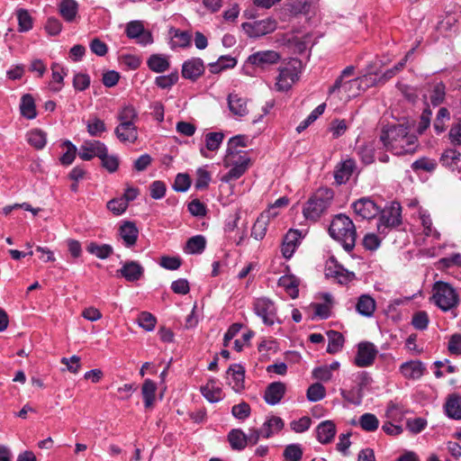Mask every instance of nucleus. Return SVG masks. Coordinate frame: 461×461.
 <instances>
[{
	"label": "nucleus",
	"instance_id": "1",
	"mask_svg": "<svg viewBox=\"0 0 461 461\" xmlns=\"http://www.w3.org/2000/svg\"><path fill=\"white\" fill-rule=\"evenodd\" d=\"M411 125L406 123L386 125L382 128L380 141L384 147L396 155L414 153L418 138L410 133Z\"/></svg>",
	"mask_w": 461,
	"mask_h": 461
},
{
	"label": "nucleus",
	"instance_id": "2",
	"mask_svg": "<svg viewBox=\"0 0 461 461\" xmlns=\"http://www.w3.org/2000/svg\"><path fill=\"white\" fill-rule=\"evenodd\" d=\"M330 236L340 242L347 252H351L356 245L357 230L352 220L344 213L337 214L329 227Z\"/></svg>",
	"mask_w": 461,
	"mask_h": 461
},
{
	"label": "nucleus",
	"instance_id": "3",
	"mask_svg": "<svg viewBox=\"0 0 461 461\" xmlns=\"http://www.w3.org/2000/svg\"><path fill=\"white\" fill-rule=\"evenodd\" d=\"M334 191L329 187H320L307 201L303 207V215L307 220L316 221L330 206Z\"/></svg>",
	"mask_w": 461,
	"mask_h": 461
},
{
	"label": "nucleus",
	"instance_id": "4",
	"mask_svg": "<svg viewBox=\"0 0 461 461\" xmlns=\"http://www.w3.org/2000/svg\"><path fill=\"white\" fill-rule=\"evenodd\" d=\"M433 300L435 304L443 312H447L457 306L459 296L448 283L438 281L433 285Z\"/></svg>",
	"mask_w": 461,
	"mask_h": 461
},
{
	"label": "nucleus",
	"instance_id": "5",
	"mask_svg": "<svg viewBox=\"0 0 461 461\" xmlns=\"http://www.w3.org/2000/svg\"><path fill=\"white\" fill-rule=\"evenodd\" d=\"M253 310L266 325H274L276 320V308L273 301L267 297L258 298L253 303Z\"/></svg>",
	"mask_w": 461,
	"mask_h": 461
},
{
	"label": "nucleus",
	"instance_id": "6",
	"mask_svg": "<svg viewBox=\"0 0 461 461\" xmlns=\"http://www.w3.org/2000/svg\"><path fill=\"white\" fill-rule=\"evenodd\" d=\"M378 354L376 347L369 341H362L357 345L354 364L358 367H366L374 364Z\"/></svg>",
	"mask_w": 461,
	"mask_h": 461
},
{
	"label": "nucleus",
	"instance_id": "7",
	"mask_svg": "<svg viewBox=\"0 0 461 461\" xmlns=\"http://www.w3.org/2000/svg\"><path fill=\"white\" fill-rule=\"evenodd\" d=\"M280 59V54L276 50H260L249 55L246 62L264 70L278 63Z\"/></svg>",
	"mask_w": 461,
	"mask_h": 461
},
{
	"label": "nucleus",
	"instance_id": "8",
	"mask_svg": "<svg viewBox=\"0 0 461 461\" xmlns=\"http://www.w3.org/2000/svg\"><path fill=\"white\" fill-rule=\"evenodd\" d=\"M276 21L273 18H267L254 23H244L242 27L249 37L258 38L273 32L276 29Z\"/></svg>",
	"mask_w": 461,
	"mask_h": 461
},
{
	"label": "nucleus",
	"instance_id": "9",
	"mask_svg": "<svg viewBox=\"0 0 461 461\" xmlns=\"http://www.w3.org/2000/svg\"><path fill=\"white\" fill-rule=\"evenodd\" d=\"M224 161L225 163L230 164L232 167L221 177V180L224 183H229L232 180L239 179L245 174L249 167L250 159L246 156L240 155L238 159H235V158H225Z\"/></svg>",
	"mask_w": 461,
	"mask_h": 461
},
{
	"label": "nucleus",
	"instance_id": "10",
	"mask_svg": "<svg viewBox=\"0 0 461 461\" xmlns=\"http://www.w3.org/2000/svg\"><path fill=\"white\" fill-rule=\"evenodd\" d=\"M351 207L357 216L366 220H371L380 212L379 206L369 197L359 198Z\"/></svg>",
	"mask_w": 461,
	"mask_h": 461
},
{
	"label": "nucleus",
	"instance_id": "11",
	"mask_svg": "<svg viewBox=\"0 0 461 461\" xmlns=\"http://www.w3.org/2000/svg\"><path fill=\"white\" fill-rule=\"evenodd\" d=\"M205 66L201 58H192L182 65L181 75L192 82L197 81L204 73Z\"/></svg>",
	"mask_w": 461,
	"mask_h": 461
},
{
	"label": "nucleus",
	"instance_id": "12",
	"mask_svg": "<svg viewBox=\"0 0 461 461\" xmlns=\"http://www.w3.org/2000/svg\"><path fill=\"white\" fill-rule=\"evenodd\" d=\"M125 33L129 39H136L138 43L144 46L153 42L151 33L145 31L140 21H131L127 23Z\"/></svg>",
	"mask_w": 461,
	"mask_h": 461
},
{
	"label": "nucleus",
	"instance_id": "13",
	"mask_svg": "<svg viewBox=\"0 0 461 461\" xmlns=\"http://www.w3.org/2000/svg\"><path fill=\"white\" fill-rule=\"evenodd\" d=\"M143 267L134 260L123 262L122 267L116 272L118 277H123L126 281L131 283L139 281L143 276Z\"/></svg>",
	"mask_w": 461,
	"mask_h": 461
},
{
	"label": "nucleus",
	"instance_id": "14",
	"mask_svg": "<svg viewBox=\"0 0 461 461\" xmlns=\"http://www.w3.org/2000/svg\"><path fill=\"white\" fill-rule=\"evenodd\" d=\"M376 83V78H373L372 75H365L360 77L348 79L344 83L342 91L348 96L354 97L359 95L363 85L368 87Z\"/></svg>",
	"mask_w": 461,
	"mask_h": 461
},
{
	"label": "nucleus",
	"instance_id": "15",
	"mask_svg": "<svg viewBox=\"0 0 461 461\" xmlns=\"http://www.w3.org/2000/svg\"><path fill=\"white\" fill-rule=\"evenodd\" d=\"M380 225L386 228L398 227L402 224V207L400 203H393L388 209L382 212L379 219Z\"/></svg>",
	"mask_w": 461,
	"mask_h": 461
},
{
	"label": "nucleus",
	"instance_id": "16",
	"mask_svg": "<svg viewBox=\"0 0 461 461\" xmlns=\"http://www.w3.org/2000/svg\"><path fill=\"white\" fill-rule=\"evenodd\" d=\"M302 232L298 230L290 229L285 235L282 243V255L285 258L289 259L294 255L296 248L300 244Z\"/></svg>",
	"mask_w": 461,
	"mask_h": 461
},
{
	"label": "nucleus",
	"instance_id": "17",
	"mask_svg": "<svg viewBox=\"0 0 461 461\" xmlns=\"http://www.w3.org/2000/svg\"><path fill=\"white\" fill-rule=\"evenodd\" d=\"M118 232L126 248H131L136 245L139 237V230L135 222L125 221L120 226Z\"/></svg>",
	"mask_w": 461,
	"mask_h": 461
},
{
	"label": "nucleus",
	"instance_id": "18",
	"mask_svg": "<svg viewBox=\"0 0 461 461\" xmlns=\"http://www.w3.org/2000/svg\"><path fill=\"white\" fill-rule=\"evenodd\" d=\"M337 432L336 424L333 420H327L321 421L316 428V438L317 440L327 445L333 441Z\"/></svg>",
	"mask_w": 461,
	"mask_h": 461
},
{
	"label": "nucleus",
	"instance_id": "19",
	"mask_svg": "<svg viewBox=\"0 0 461 461\" xmlns=\"http://www.w3.org/2000/svg\"><path fill=\"white\" fill-rule=\"evenodd\" d=\"M400 371L405 378L418 380L424 375L426 367L420 360H411L402 363Z\"/></svg>",
	"mask_w": 461,
	"mask_h": 461
},
{
	"label": "nucleus",
	"instance_id": "20",
	"mask_svg": "<svg viewBox=\"0 0 461 461\" xmlns=\"http://www.w3.org/2000/svg\"><path fill=\"white\" fill-rule=\"evenodd\" d=\"M286 391L285 384L282 382L269 384L264 393V400L269 405H276L284 397Z\"/></svg>",
	"mask_w": 461,
	"mask_h": 461
},
{
	"label": "nucleus",
	"instance_id": "21",
	"mask_svg": "<svg viewBox=\"0 0 461 461\" xmlns=\"http://www.w3.org/2000/svg\"><path fill=\"white\" fill-rule=\"evenodd\" d=\"M356 169V161L353 158H348L339 163L334 171V178L338 185L345 184L348 181Z\"/></svg>",
	"mask_w": 461,
	"mask_h": 461
},
{
	"label": "nucleus",
	"instance_id": "22",
	"mask_svg": "<svg viewBox=\"0 0 461 461\" xmlns=\"http://www.w3.org/2000/svg\"><path fill=\"white\" fill-rule=\"evenodd\" d=\"M325 276L327 278H334L340 285H347L356 278L355 273L350 272L339 264H335L334 267H328L325 269Z\"/></svg>",
	"mask_w": 461,
	"mask_h": 461
},
{
	"label": "nucleus",
	"instance_id": "23",
	"mask_svg": "<svg viewBox=\"0 0 461 461\" xmlns=\"http://www.w3.org/2000/svg\"><path fill=\"white\" fill-rule=\"evenodd\" d=\"M294 68H279V75L276 77V89L280 92L288 91L295 80Z\"/></svg>",
	"mask_w": 461,
	"mask_h": 461
},
{
	"label": "nucleus",
	"instance_id": "24",
	"mask_svg": "<svg viewBox=\"0 0 461 461\" xmlns=\"http://www.w3.org/2000/svg\"><path fill=\"white\" fill-rule=\"evenodd\" d=\"M278 286L284 287L285 292L292 299H295L299 295L300 280L294 275L282 276L277 281Z\"/></svg>",
	"mask_w": 461,
	"mask_h": 461
},
{
	"label": "nucleus",
	"instance_id": "25",
	"mask_svg": "<svg viewBox=\"0 0 461 461\" xmlns=\"http://www.w3.org/2000/svg\"><path fill=\"white\" fill-rule=\"evenodd\" d=\"M447 416L453 420H461V396L450 394L444 405Z\"/></svg>",
	"mask_w": 461,
	"mask_h": 461
},
{
	"label": "nucleus",
	"instance_id": "26",
	"mask_svg": "<svg viewBox=\"0 0 461 461\" xmlns=\"http://www.w3.org/2000/svg\"><path fill=\"white\" fill-rule=\"evenodd\" d=\"M376 303L373 297L368 294L359 296L356 305L357 312L363 316L371 317L375 311Z\"/></svg>",
	"mask_w": 461,
	"mask_h": 461
},
{
	"label": "nucleus",
	"instance_id": "27",
	"mask_svg": "<svg viewBox=\"0 0 461 461\" xmlns=\"http://www.w3.org/2000/svg\"><path fill=\"white\" fill-rule=\"evenodd\" d=\"M237 65V59L230 55L221 56L217 61L208 64L212 74H219L223 70L233 68Z\"/></svg>",
	"mask_w": 461,
	"mask_h": 461
},
{
	"label": "nucleus",
	"instance_id": "28",
	"mask_svg": "<svg viewBox=\"0 0 461 461\" xmlns=\"http://www.w3.org/2000/svg\"><path fill=\"white\" fill-rule=\"evenodd\" d=\"M247 137L245 135H236L230 138L227 144L226 156L225 158H236L240 156L241 150L239 148L247 147Z\"/></svg>",
	"mask_w": 461,
	"mask_h": 461
},
{
	"label": "nucleus",
	"instance_id": "29",
	"mask_svg": "<svg viewBox=\"0 0 461 461\" xmlns=\"http://www.w3.org/2000/svg\"><path fill=\"white\" fill-rule=\"evenodd\" d=\"M228 375H231L234 380L233 389L236 392H240L244 389L245 385V368L240 364H232L227 370Z\"/></svg>",
	"mask_w": 461,
	"mask_h": 461
},
{
	"label": "nucleus",
	"instance_id": "30",
	"mask_svg": "<svg viewBox=\"0 0 461 461\" xmlns=\"http://www.w3.org/2000/svg\"><path fill=\"white\" fill-rule=\"evenodd\" d=\"M228 104L230 111L235 115L244 116L248 113L246 99L239 96L237 94L229 95Z\"/></svg>",
	"mask_w": 461,
	"mask_h": 461
},
{
	"label": "nucleus",
	"instance_id": "31",
	"mask_svg": "<svg viewBox=\"0 0 461 461\" xmlns=\"http://www.w3.org/2000/svg\"><path fill=\"white\" fill-rule=\"evenodd\" d=\"M20 112L21 114L28 120H32L36 118V105L32 95L25 94L22 96L20 104Z\"/></svg>",
	"mask_w": 461,
	"mask_h": 461
},
{
	"label": "nucleus",
	"instance_id": "32",
	"mask_svg": "<svg viewBox=\"0 0 461 461\" xmlns=\"http://www.w3.org/2000/svg\"><path fill=\"white\" fill-rule=\"evenodd\" d=\"M149 68L156 73H163L170 67L167 57L161 54H152L147 60Z\"/></svg>",
	"mask_w": 461,
	"mask_h": 461
},
{
	"label": "nucleus",
	"instance_id": "33",
	"mask_svg": "<svg viewBox=\"0 0 461 461\" xmlns=\"http://www.w3.org/2000/svg\"><path fill=\"white\" fill-rule=\"evenodd\" d=\"M61 16L68 23L73 22L78 12V5L75 0H62L59 5Z\"/></svg>",
	"mask_w": 461,
	"mask_h": 461
},
{
	"label": "nucleus",
	"instance_id": "34",
	"mask_svg": "<svg viewBox=\"0 0 461 461\" xmlns=\"http://www.w3.org/2000/svg\"><path fill=\"white\" fill-rule=\"evenodd\" d=\"M284 425L285 423L280 417L272 416L264 422L261 428L262 437L265 438H270L275 431H280L284 428Z\"/></svg>",
	"mask_w": 461,
	"mask_h": 461
},
{
	"label": "nucleus",
	"instance_id": "35",
	"mask_svg": "<svg viewBox=\"0 0 461 461\" xmlns=\"http://www.w3.org/2000/svg\"><path fill=\"white\" fill-rule=\"evenodd\" d=\"M114 133L122 142L129 141L134 143L138 139V131L135 125L122 127V124H119L115 128Z\"/></svg>",
	"mask_w": 461,
	"mask_h": 461
},
{
	"label": "nucleus",
	"instance_id": "36",
	"mask_svg": "<svg viewBox=\"0 0 461 461\" xmlns=\"http://www.w3.org/2000/svg\"><path fill=\"white\" fill-rule=\"evenodd\" d=\"M228 441L233 450H243L247 447L246 434L240 429H233L228 434Z\"/></svg>",
	"mask_w": 461,
	"mask_h": 461
},
{
	"label": "nucleus",
	"instance_id": "37",
	"mask_svg": "<svg viewBox=\"0 0 461 461\" xmlns=\"http://www.w3.org/2000/svg\"><path fill=\"white\" fill-rule=\"evenodd\" d=\"M86 251L100 259H106L113 255V249L109 244L99 245L93 241L86 246Z\"/></svg>",
	"mask_w": 461,
	"mask_h": 461
},
{
	"label": "nucleus",
	"instance_id": "38",
	"mask_svg": "<svg viewBox=\"0 0 461 461\" xmlns=\"http://www.w3.org/2000/svg\"><path fill=\"white\" fill-rule=\"evenodd\" d=\"M156 391L157 384L152 380L146 379L141 387L145 408H150L153 405Z\"/></svg>",
	"mask_w": 461,
	"mask_h": 461
},
{
	"label": "nucleus",
	"instance_id": "39",
	"mask_svg": "<svg viewBox=\"0 0 461 461\" xmlns=\"http://www.w3.org/2000/svg\"><path fill=\"white\" fill-rule=\"evenodd\" d=\"M206 240L203 235H195L187 240L185 252L189 254H201L205 249Z\"/></svg>",
	"mask_w": 461,
	"mask_h": 461
},
{
	"label": "nucleus",
	"instance_id": "40",
	"mask_svg": "<svg viewBox=\"0 0 461 461\" xmlns=\"http://www.w3.org/2000/svg\"><path fill=\"white\" fill-rule=\"evenodd\" d=\"M215 379H210L209 382L201 387V393L203 397L210 402H216L221 399V390L219 387H215Z\"/></svg>",
	"mask_w": 461,
	"mask_h": 461
},
{
	"label": "nucleus",
	"instance_id": "41",
	"mask_svg": "<svg viewBox=\"0 0 461 461\" xmlns=\"http://www.w3.org/2000/svg\"><path fill=\"white\" fill-rule=\"evenodd\" d=\"M327 334L329 337L327 352L330 354H335L339 352L344 345V336L336 330H330Z\"/></svg>",
	"mask_w": 461,
	"mask_h": 461
},
{
	"label": "nucleus",
	"instance_id": "42",
	"mask_svg": "<svg viewBox=\"0 0 461 461\" xmlns=\"http://www.w3.org/2000/svg\"><path fill=\"white\" fill-rule=\"evenodd\" d=\"M18 20V32H26L32 29L33 19L28 10L20 8L16 11Z\"/></svg>",
	"mask_w": 461,
	"mask_h": 461
},
{
	"label": "nucleus",
	"instance_id": "43",
	"mask_svg": "<svg viewBox=\"0 0 461 461\" xmlns=\"http://www.w3.org/2000/svg\"><path fill=\"white\" fill-rule=\"evenodd\" d=\"M27 140L36 149H41L46 145L47 134L42 130L34 129L27 134Z\"/></svg>",
	"mask_w": 461,
	"mask_h": 461
},
{
	"label": "nucleus",
	"instance_id": "44",
	"mask_svg": "<svg viewBox=\"0 0 461 461\" xmlns=\"http://www.w3.org/2000/svg\"><path fill=\"white\" fill-rule=\"evenodd\" d=\"M120 121V124L122 127L135 125L134 121L138 118V113L133 106H125L123 107L117 116Z\"/></svg>",
	"mask_w": 461,
	"mask_h": 461
},
{
	"label": "nucleus",
	"instance_id": "45",
	"mask_svg": "<svg viewBox=\"0 0 461 461\" xmlns=\"http://www.w3.org/2000/svg\"><path fill=\"white\" fill-rule=\"evenodd\" d=\"M358 424L365 431L373 432L378 429L379 420L373 413H364L359 417Z\"/></svg>",
	"mask_w": 461,
	"mask_h": 461
},
{
	"label": "nucleus",
	"instance_id": "46",
	"mask_svg": "<svg viewBox=\"0 0 461 461\" xmlns=\"http://www.w3.org/2000/svg\"><path fill=\"white\" fill-rule=\"evenodd\" d=\"M450 120V113L446 107H441L436 116L433 128L437 134L444 132L447 129L446 122Z\"/></svg>",
	"mask_w": 461,
	"mask_h": 461
},
{
	"label": "nucleus",
	"instance_id": "47",
	"mask_svg": "<svg viewBox=\"0 0 461 461\" xmlns=\"http://www.w3.org/2000/svg\"><path fill=\"white\" fill-rule=\"evenodd\" d=\"M375 150L374 143L368 142L358 148L357 155L364 164L370 165L375 161Z\"/></svg>",
	"mask_w": 461,
	"mask_h": 461
},
{
	"label": "nucleus",
	"instance_id": "48",
	"mask_svg": "<svg viewBox=\"0 0 461 461\" xmlns=\"http://www.w3.org/2000/svg\"><path fill=\"white\" fill-rule=\"evenodd\" d=\"M437 167V162L433 158H429L427 157H422L417 160H415L411 164V168L413 171L418 172L422 170L424 172H433Z\"/></svg>",
	"mask_w": 461,
	"mask_h": 461
},
{
	"label": "nucleus",
	"instance_id": "49",
	"mask_svg": "<svg viewBox=\"0 0 461 461\" xmlns=\"http://www.w3.org/2000/svg\"><path fill=\"white\" fill-rule=\"evenodd\" d=\"M461 153L456 149H447L440 157L442 166L454 169L460 160Z\"/></svg>",
	"mask_w": 461,
	"mask_h": 461
},
{
	"label": "nucleus",
	"instance_id": "50",
	"mask_svg": "<svg viewBox=\"0 0 461 461\" xmlns=\"http://www.w3.org/2000/svg\"><path fill=\"white\" fill-rule=\"evenodd\" d=\"M224 134L221 131L209 132L205 135V147L210 151L217 150L222 140Z\"/></svg>",
	"mask_w": 461,
	"mask_h": 461
},
{
	"label": "nucleus",
	"instance_id": "51",
	"mask_svg": "<svg viewBox=\"0 0 461 461\" xmlns=\"http://www.w3.org/2000/svg\"><path fill=\"white\" fill-rule=\"evenodd\" d=\"M86 129L90 136L95 137L100 136L104 132L106 131V126L103 120L94 117L93 119L88 120Z\"/></svg>",
	"mask_w": 461,
	"mask_h": 461
},
{
	"label": "nucleus",
	"instance_id": "52",
	"mask_svg": "<svg viewBox=\"0 0 461 461\" xmlns=\"http://www.w3.org/2000/svg\"><path fill=\"white\" fill-rule=\"evenodd\" d=\"M173 37L178 39L177 42H172V47L188 48L191 45V34L187 31H180L178 29L172 28Z\"/></svg>",
	"mask_w": 461,
	"mask_h": 461
},
{
	"label": "nucleus",
	"instance_id": "53",
	"mask_svg": "<svg viewBox=\"0 0 461 461\" xmlns=\"http://www.w3.org/2000/svg\"><path fill=\"white\" fill-rule=\"evenodd\" d=\"M157 323L156 317L149 312H141L138 317V324L146 331H152Z\"/></svg>",
	"mask_w": 461,
	"mask_h": 461
},
{
	"label": "nucleus",
	"instance_id": "54",
	"mask_svg": "<svg viewBox=\"0 0 461 461\" xmlns=\"http://www.w3.org/2000/svg\"><path fill=\"white\" fill-rule=\"evenodd\" d=\"M446 96V86L443 82L437 83L433 90L431 92V95L429 96L430 103L433 106H438L441 104L445 101Z\"/></svg>",
	"mask_w": 461,
	"mask_h": 461
},
{
	"label": "nucleus",
	"instance_id": "55",
	"mask_svg": "<svg viewBox=\"0 0 461 461\" xmlns=\"http://www.w3.org/2000/svg\"><path fill=\"white\" fill-rule=\"evenodd\" d=\"M178 72L176 70L167 76H158L155 79V84L161 89H167L178 81Z\"/></svg>",
	"mask_w": 461,
	"mask_h": 461
},
{
	"label": "nucleus",
	"instance_id": "56",
	"mask_svg": "<svg viewBox=\"0 0 461 461\" xmlns=\"http://www.w3.org/2000/svg\"><path fill=\"white\" fill-rule=\"evenodd\" d=\"M62 145L67 148V151L60 157L59 161L63 166H69L76 158L77 147L68 140Z\"/></svg>",
	"mask_w": 461,
	"mask_h": 461
},
{
	"label": "nucleus",
	"instance_id": "57",
	"mask_svg": "<svg viewBox=\"0 0 461 461\" xmlns=\"http://www.w3.org/2000/svg\"><path fill=\"white\" fill-rule=\"evenodd\" d=\"M283 456L286 461H301L303 449L298 444H290L285 447Z\"/></svg>",
	"mask_w": 461,
	"mask_h": 461
},
{
	"label": "nucleus",
	"instance_id": "58",
	"mask_svg": "<svg viewBox=\"0 0 461 461\" xmlns=\"http://www.w3.org/2000/svg\"><path fill=\"white\" fill-rule=\"evenodd\" d=\"M340 394L343 399L352 404L359 405L362 402V399L364 393L361 392V389L352 388L349 391H346L344 389L340 390Z\"/></svg>",
	"mask_w": 461,
	"mask_h": 461
},
{
	"label": "nucleus",
	"instance_id": "59",
	"mask_svg": "<svg viewBox=\"0 0 461 461\" xmlns=\"http://www.w3.org/2000/svg\"><path fill=\"white\" fill-rule=\"evenodd\" d=\"M306 396L310 402L321 401L325 397V387L320 383H315L309 386Z\"/></svg>",
	"mask_w": 461,
	"mask_h": 461
},
{
	"label": "nucleus",
	"instance_id": "60",
	"mask_svg": "<svg viewBox=\"0 0 461 461\" xmlns=\"http://www.w3.org/2000/svg\"><path fill=\"white\" fill-rule=\"evenodd\" d=\"M211 174L209 171L203 167H199L196 170V180L194 184V187L197 190H204L208 187L211 182Z\"/></svg>",
	"mask_w": 461,
	"mask_h": 461
},
{
	"label": "nucleus",
	"instance_id": "61",
	"mask_svg": "<svg viewBox=\"0 0 461 461\" xmlns=\"http://www.w3.org/2000/svg\"><path fill=\"white\" fill-rule=\"evenodd\" d=\"M192 181L188 174L179 173L175 178L173 189L176 192L185 193L191 186Z\"/></svg>",
	"mask_w": 461,
	"mask_h": 461
},
{
	"label": "nucleus",
	"instance_id": "62",
	"mask_svg": "<svg viewBox=\"0 0 461 461\" xmlns=\"http://www.w3.org/2000/svg\"><path fill=\"white\" fill-rule=\"evenodd\" d=\"M72 83L76 91L83 92L89 87L91 79L88 74L76 73Z\"/></svg>",
	"mask_w": 461,
	"mask_h": 461
},
{
	"label": "nucleus",
	"instance_id": "63",
	"mask_svg": "<svg viewBox=\"0 0 461 461\" xmlns=\"http://www.w3.org/2000/svg\"><path fill=\"white\" fill-rule=\"evenodd\" d=\"M431 116H432V112H431L429 104L426 103V107L424 108V110L422 111V113L420 114V122H419V124L417 127V132L420 135L423 134L426 131V130L429 127L430 122H431Z\"/></svg>",
	"mask_w": 461,
	"mask_h": 461
},
{
	"label": "nucleus",
	"instance_id": "64",
	"mask_svg": "<svg viewBox=\"0 0 461 461\" xmlns=\"http://www.w3.org/2000/svg\"><path fill=\"white\" fill-rule=\"evenodd\" d=\"M106 208L113 212L114 215L118 216L122 214L126 209L128 208L125 200L118 198H113L106 203Z\"/></svg>",
	"mask_w": 461,
	"mask_h": 461
}]
</instances>
